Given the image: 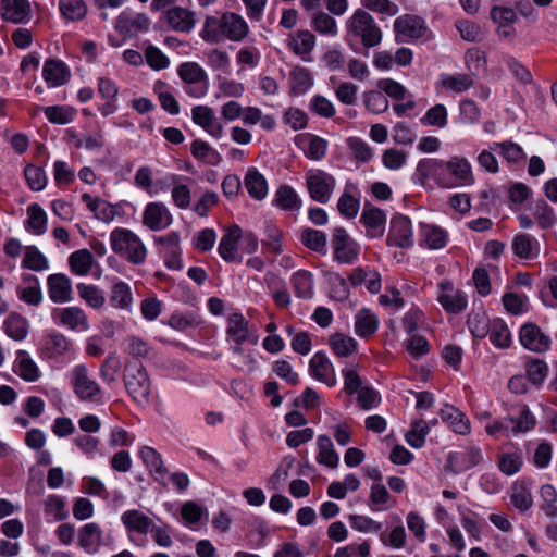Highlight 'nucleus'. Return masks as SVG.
Wrapping results in <instances>:
<instances>
[{"mask_svg": "<svg viewBox=\"0 0 557 557\" xmlns=\"http://www.w3.org/2000/svg\"><path fill=\"white\" fill-rule=\"evenodd\" d=\"M413 177L422 186L433 183L442 189L471 186L475 182L470 161L461 156H453L448 160L421 159L416 166Z\"/></svg>", "mask_w": 557, "mask_h": 557, "instance_id": "obj_1", "label": "nucleus"}, {"mask_svg": "<svg viewBox=\"0 0 557 557\" xmlns=\"http://www.w3.org/2000/svg\"><path fill=\"white\" fill-rule=\"evenodd\" d=\"M383 33L374 17L363 9H357L345 22L344 40L358 53L360 48H374L382 42Z\"/></svg>", "mask_w": 557, "mask_h": 557, "instance_id": "obj_2", "label": "nucleus"}, {"mask_svg": "<svg viewBox=\"0 0 557 557\" xmlns=\"http://www.w3.org/2000/svg\"><path fill=\"white\" fill-rule=\"evenodd\" d=\"M36 351L41 361L57 370L65 368L77 358L75 342L55 329L44 332Z\"/></svg>", "mask_w": 557, "mask_h": 557, "instance_id": "obj_3", "label": "nucleus"}, {"mask_svg": "<svg viewBox=\"0 0 557 557\" xmlns=\"http://www.w3.org/2000/svg\"><path fill=\"white\" fill-rule=\"evenodd\" d=\"M248 33L249 26L242 15L224 12L221 16H207L200 35L205 41L218 44L224 39L239 42Z\"/></svg>", "mask_w": 557, "mask_h": 557, "instance_id": "obj_4", "label": "nucleus"}, {"mask_svg": "<svg viewBox=\"0 0 557 557\" xmlns=\"http://www.w3.org/2000/svg\"><path fill=\"white\" fill-rule=\"evenodd\" d=\"M111 250L133 265L145 263L148 250L143 239L132 230L115 227L109 236Z\"/></svg>", "mask_w": 557, "mask_h": 557, "instance_id": "obj_5", "label": "nucleus"}, {"mask_svg": "<svg viewBox=\"0 0 557 557\" xmlns=\"http://www.w3.org/2000/svg\"><path fill=\"white\" fill-rule=\"evenodd\" d=\"M124 385L129 397L139 406L150 404L151 382L145 367L138 362H128L124 371Z\"/></svg>", "mask_w": 557, "mask_h": 557, "instance_id": "obj_6", "label": "nucleus"}, {"mask_svg": "<svg viewBox=\"0 0 557 557\" xmlns=\"http://www.w3.org/2000/svg\"><path fill=\"white\" fill-rule=\"evenodd\" d=\"M69 382L74 395L83 403H99L102 398V388L91 377L86 364L78 363L69 371Z\"/></svg>", "mask_w": 557, "mask_h": 557, "instance_id": "obj_7", "label": "nucleus"}, {"mask_svg": "<svg viewBox=\"0 0 557 557\" xmlns=\"http://www.w3.org/2000/svg\"><path fill=\"white\" fill-rule=\"evenodd\" d=\"M393 26L397 42H426L434 38L425 20L418 15H400L394 21Z\"/></svg>", "mask_w": 557, "mask_h": 557, "instance_id": "obj_8", "label": "nucleus"}, {"mask_svg": "<svg viewBox=\"0 0 557 557\" xmlns=\"http://www.w3.org/2000/svg\"><path fill=\"white\" fill-rule=\"evenodd\" d=\"M306 187L312 200L325 205L334 193L336 186L335 177L320 169L309 170L305 175Z\"/></svg>", "mask_w": 557, "mask_h": 557, "instance_id": "obj_9", "label": "nucleus"}, {"mask_svg": "<svg viewBox=\"0 0 557 557\" xmlns=\"http://www.w3.org/2000/svg\"><path fill=\"white\" fill-rule=\"evenodd\" d=\"M53 323L74 333H84L90 329L86 312L78 306L55 307L51 311Z\"/></svg>", "mask_w": 557, "mask_h": 557, "instance_id": "obj_10", "label": "nucleus"}, {"mask_svg": "<svg viewBox=\"0 0 557 557\" xmlns=\"http://www.w3.org/2000/svg\"><path fill=\"white\" fill-rule=\"evenodd\" d=\"M334 260L343 264H352L358 259L359 246L344 227H335L332 234Z\"/></svg>", "mask_w": 557, "mask_h": 557, "instance_id": "obj_11", "label": "nucleus"}, {"mask_svg": "<svg viewBox=\"0 0 557 557\" xmlns=\"http://www.w3.org/2000/svg\"><path fill=\"white\" fill-rule=\"evenodd\" d=\"M483 461V454L480 447L470 445L463 450L450 451L447 456L445 469L451 473H463Z\"/></svg>", "mask_w": 557, "mask_h": 557, "instance_id": "obj_12", "label": "nucleus"}, {"mask_svg": "<svg viewBox=\"0 0 557 557\" xmlns=\"http://www.w3.org/2000/svg\"><path fill=\"white\" fill-rule=\"evenodd\" d=\"M160 245V253L166 269L178 271L183 268L181 236L176 231H172L154 239Z\"/></svg>", "mask_w": 557, "mask_h": 557, "instance_id": "obj_13", "label": "nucleus"}, {"mask_svg": "<svg viewBox=\"0 0 557 557\" xmlns=\"http://www.w3.org/2000/svg\"><path fill=\"white\" fill-rule=\"evenodd\" d=\"M388 246L411 248L414 245L411 220L404 214H395L391 219L389 231L386 237Z\"/></svg>", "mask_w": 557, "mask_h": 557, "instance_id": "obj_14", "label": "nucleus"}, {"mask_svg": "<svg viewBox=\"0 0 557 557\" xmlns=\"http://www.w3.org/2000/svg\"><path fill=\"white\" fill-rule=\"evenodd\" d=\"M150 20L145 13H138L129 8L123 10L115 20V30L127 37H135L139 33L148 32Z\"/></svg>", "mask_w": 557, "mask_h": 557, "instance_id": "obj_15", "label": "nucleus"}, {"mask_svg": "<svg viewBox=\"0 0 557 557\" xmlns=\"http://www.w3.org/2000/svg\"><path fill=\"white\" fill-rule=\"evenodd\" d=\"M121 521L124 524L128 540L135 545H143L145 540L139 542L136 534L147 535L152 529L153 521L144 512L137 509H129L122 513Z\"/></svg>", "mask_w": 557, "mask_h": 557, "instance_id": "obj_16", "label": "nucleus"}, {"mask_svg": "<svg viewBox=\"0 0 557 557\" xmlns=\"http://www.w3.org/2000/svg\"><path fill=\"white\" fill-rule=\"evenodd\" d=\"M173 216L169 208L160 201L148 202L143 211V224L150 231L159 232L169 227Z\"/></svg>", "mask_w": 557, "mask_h": 557, "instance_id": "obj_17", "label": "nucleus"}, {"mask_svg": "<svg viewBox=\"0 0 557 557\" xmlns=\"http://www.w3.org/2000/svg\"><path fill=\"white\" fill-rule=\"evenodd\" d=\"M437 287V301L446 312L457 314L466 309L468 297L463 292L455 289L453 283L444 281L438 283Z\"/></svg>", "mask_w": 557, "mask_h": 557, "instance_id": "obj_18", "label": "nucleus"}, {"mask_svg": "<svg viewBox=\"0 0 557 557\" xmlns=\"http://www.w3.org/2000/svg\"><path fill=\"white\" fill-rule=\"evenodd\" d=\"M519 341L521 345L534 352H545L550 348V337L535 323H525L520 327Z\"/></svg>", "mask_w": 557, "mask_h": 557, "instance_id": "obj_19", "label": "nucleus"}, {"mask_svg": "<svg viewBox=\"0 0 557 557\" xmlns=\"http://www.w3.org/2000/svg\"><path fill=\"white\" fill-rule=\"evenodd\" d=\"M47 292L53 304H67L74 300L72 281L64 273H53L47 277Z\"/></svg>", "mask_w": 557, "mask_h": 557, "instance_id": "obj_20", "label": "nucleus"}, {"mask_svg": "<svg viewBox=\"0 0 557 557\" xmlns=\"http://www.w3.org/2000/svg\"><path fill=\"white\" fill-rule=\"evenodd\" d=\"M191 120L211 137L215 139L223 137L224 127L220 123L212 108L208 106H195L191 109Z\"/></svg>", "mask_w": 557, "mask_h": 557, "instance_id": "obj_21", "label": "nucleus"}, {"mask_svg": "<svg viewBox=\"0 0 557 557\" xmlns=\"http://www.w3.org/2000/svg\"><path fill=\"white\" fill-rule=\"evenodd\" d=\"M309 372L313 379L329 387H334L337 384L334 366L323 351H318L311 357Z\"/></svg>", "mask_w": 557, "mask_h": 557, "instance_id": "obj_22", "label": "nucleus"}, {"mask_svg": "<svg viewBox=\"0 0 557 557\" xmlns=\"http://www.w3.org/2000/svg\"><path fill=\"white\" fill-rule=\"evenodd\" d=\"M0 16L4 22L27 24L32 20V8L28 0H1Z\"/></svg>", "mask_w": 557, "mask_h": 557, "instance_id": "obj_23", "label": "nucleus"}, {"mask_svg": "<svg viewBox=\"0 0 557 557\" xmlns=\"http://www.w3.org/2000/svg\"><path fill=\"white\" fill-rule=\"evenodd\" d=\"M240 227L238 225L230 226L221 237L218 252L220 257L228 263H240L243 257L239 253Z\"/></svg>", "mask_w": 557, "mask_h": 557, "instance_id": "obj_24", "label": "nucleus"}, {"mask_svg": "<svg viewBox=\"0 0 557 557\" xmlns=\"http://www.w3.org/2000/svg\"><path fill=\"white\" fill-rule=\"evenodd\" d=\"M226 336L235 344H257L258 336L250 331L249 322L242 313H233L227 319Z\"/></svg>", "mask_w": 557, "mask_h": 557, "instance_id": "obj_25", "label": "nucleus"}, {"mask_svg": "<svg viewBox=\"0 0 557 557\" xmlns=\"http://www.w3.org/2000/svg\"><path fill=\"white\" fill-rule=\"evenodd\" d=\"M295 145L302 150L307 159L312 161L322 160L329 148L326 139L311 133L298 134L295 137Z\"/></svg>", "mask_w": 557, "mask_h": 557, "instance_id": "obj_26", "label": "nucleus"}, {"mask_svg": "<svg viewBox=\"0 0 557 557\" xmlns=\"http://www.w3.org/2000/svg\"><path fill=\"white\" fill-rule=\"evenodd\" d=\"M12 370L20 379L27 383H35L41 376L38 364L32 355L24 349H18L15 352Z\"/></svg>", "mask_w": 557, "mask_h": 557, "instance_id": "obj_27", "label": "nucleus"}, {"mask_svg": "<svg viewBox=\"0 0 557 557\" xmlns=\"http://www.w3.org/2000/svg\"><path fill=\"white\" fill-rule=\"evenodd\" d=\"M42 78L49 88L60 87L71 78V70L65 62L48 59L42 66Z\"/></svg>", "mask_w": 557, "mask_h": 557, "instance_id": "obj_28", "label": "nucleus"}, {"mask_svg": "<svg viewBox=\"0 0 557 557\" xmlns=\"http://www.w3.org/2000/svg\"><path fill=\"white\" fill-rule=\"evenodd\" d=\"M134 184L137 188L145 190L150 197H154L170 188L168 177L157 181L152 180V169L148 165H143L136 170Z\"/></svg>", "mask_w": 557, "mask_h": 557, "instance_id": "obj_29", "label": "nucleus"}, {"mask_svg": "<svg viewBox=\"0 0 557 557\" xmlns=\"http://www.w3.org/2000/svg\"><path fill=\"white\" fill-rule=\"evenodd\" d=\"M315 36L309 30H297L287 38V48L305 62L312 61Z\"/></svg>", "mask_w": 557, "mask_h": 557, "instance_id": "obj_30", "label": "nucleus"}, {"mask_svg": "<svg viewBox=\"0 0 557 557\" xmlns=\"http://www.w3.org/2000/svg\"><path fill=\"white\" fill-rule=\"evenodd\" d=\"M164 21L173 30L181 33H190L196 25L195 12L182 7L166 10Z\"/></svg>", "mask_w": 557, "mask_h": 557, "instance_id": "obj_31", "label": "nucleus"}, {"mask_svg": "<svg viewBox=\"0 0 557 557\" xmlns=\"http://www.w3.org/2000/svg\"><path fill=\"white\" fill-rule=\"evenodd\" d=\"M420 246L436 250L444 248L448 243V232L441 226L420 223L419 225Z\"/></svg>", "mask_w": 557, "mask_h": 557, "instance_id": "obj_32", "label": "nucleus"}, {"mask_svg": "<svg viewBox=\"0 0 557 557\" xmlns=\"http://www.w3.org/2000/svg\"><path fill=\"white\" fill-rule=\"evenodd\" d=\"M359 221L366 228L367 237L379 238L383 236L386 225V215L381 209L366 207Z\"/></svg>", "mask_w": 557, "mask_h": 557, "instance_id": "obj_33", "label": "nucleus"}, {"mask_svg": "<svg viewBox=\"0 0 557 557\" xmlns=\"http://www.w3.org/2000/svg\"><path fill=\"white\" fill-rule=\"evenodd\" d=\"M440 417L454 433L459 435H468L471 433V422L469 418L457 407L445 405L440 411Z\"/></svg>", "mask_w": 557, "mask_h": 557, "instance_id": "obj_34", "label": "nucleus"}, {"mask_svg": "<svg viewBox=\"0 0 557 557\" xmlns=\"http://www.w3.org/2000/svg\"><path fill=\"white\" fill-rule=\"evenodd\" d=\"M513 253L522 260H535L541 252L540 242L531 234H517L511 244Z\"/></svg>", "mask_w": 557, "mask_h": 557, "instance_id": "obj_35", "label": "nucleus"}, {"mask_svg": "<svg viewBox=\"0 0 557 557\" xmlns=\"http://www.w3.org/2000/svg\"><path fill=\"white\" fill-rule=\"evenodd\" d=\"M497 466L499 471L508 476L518 473L523 466V453L517 446H510L497 454Z\"/></svg>", "mask_w": 557, "mask_h": 557, "instance_id": "obj_36", "label": "nucleus"}, {"mask_svg": "<svg viewBox=\"0 0 557 557\" xmlns=\"http://www.w3.org/2000/svg\"><path fill=\"white\" fill-rule=\"evenodd\" d=\"M513 436L527 433L536 425V418L527 405H519L508 414Z\"/></svg>", "mask_w": 557, "mask_h": 557, "instance_id": "obj_37", "label": "nucleus"}, {"mask_svg": "<svg viewBox=\"0 0 557 557\" xmlns=\"http://www.w3.org/2000/svg\"><path fill=\"white\" fill-rule=\"evenodd\" d=\"M139 457L153 479L159 483L164 484L168 470L163 465L161 455L154 448L145 445L139 449Z\"/></svg>", "mask_w": 557, "mask_h": 557, "instance_id": "obj_38", "label": "nucleus"}, {"mask_svg": "<svg viewBox=\"0 0 557 557\" xmlns=\"http://www.w3.org/2000/svg\"><path fill=\"white\" fill-rule=\"evenodd\" d=\"M109 300L112 307L131 312L134 298L129 284L119 278L113 280Z\"/></svg>", "mask_w": 557, "mask_h": 557, "instance_id": "obj_39", "label": "nucleus"}, {"mask_svg": "<svg viewBox=\"0 0 557 557\" xmlns=\"http://www.w3.org/2000/svg\"><path fill=\"white\" fill-rule=\"evenodd\" d=\"M82 200L94 213V216L103 223L112 222L117 213L116 206H113L101 198H94L87 193L82 195Z\"/></svg>", "mask_w": 557, "mask_h": 557, "instance_id": "obj_40", "label": "nucleus"}, {"mask_svg": "<svg viewBox=\"0 0 557 557\" xmlns=\"http://www.w3.org/2000/svg\"><path fill=\"white\" fill-rule=\"evenodd\" d=\"M244 186L249 196L256 200H263L268 195V182L257 168L248 169L244 178Z\"/></svg>", "mask_w": 557, "mask_h": 557, "instance_id": "obj_41", "label": "nucleus"}, {"mask_svg": "<svg viewBox=\"0 0 557 557\" xmlns=\"http://www.w3.org/2000/svg\"><path fill=\"white\" fill-rule=\"evenodd\" d=\"M290 285L296 297L311 299L314 295L313 274L307 270H298L290 276Z\"/></svg>", "mask_w": 557, "mask_h": 557, "instance_id": "obj_42", "label": "nucleus"}, {"mask_svg": "<svg viewBox=\"0 0 557 557\" xmlns=\"http://www.w3.org/2000/svg\"><path fill=\"white\" fill-rule=\"evenodd\" d=\"M377 315L370 309H361L355 314V333L361 338L371 337L379 330Z\"/></svg>", "mask_w": 557, "mask_h": 557, "instance_id": "obj_43", "label": "nucleus"}, {"mask_svg": "<svg viewBox=\"0 0 557 557\" xmlns=\"http://www.w3.org/2000/svg\"><path fill=\"white\" fill-rule=\"evenodd\" d=\"M4 333L16 342L24 341L29 333V322L17 312H11L3 321Z\"/></svg>", "mask_w": 557, "mask_h": 557, "instance_id": "obj_44", "label": "nucleus"}, {"mask_svg": "<svg viewBox=\"0 0 557 557\" xmlns=\"http://www.w3.org/2000/svg\"><path fill=\"white\" fill-rule=\"evenodd\" d=\"M273 205L284 211H298L302 200L292 186L281 185L274 194Z\"/></svg>", "mask_w": 557, "mask_h": 557, "instance_id": "obj_45", "label": "nucleus"}, {"mask_svg": "<svg viewBox=\"0 0 557 557\" xmlns=\"http://www.w3.org/2000/svg\"><path fill=\"white\" fill-rule=\"evenodd\" d=\"M190 153L197 161L208 165H218L222 161L220 152L208 141L202 139L191 141Z\"/></svg>", "mask_w": 557, "mask_h": 557, "instance_id": "obj_46", "label": "nucleus"}, {"mask_svg": "<svg viewBox=\"0 0 557 557\" xmlns=\"http://www.w3.org/2000/svg\"><path fill=\"white\" fill-rule=\"evenodd\" d=\"M102 531L96 522L86 523L78 532L79 546L87 553L96 552L101 545Z\"/></svg>", "mask_w": 557, "mask_h": 557, "instance_id": "obj_47", "label": "nucleus"}, {"mask_svg": "<svg viewBox=\"0 0 557 557\" xmlns=\"http://www.w3.org/2000/svg\"><path fill=\"white\" fill-rule=\"evenodd\" d=\"M329 346L336 357L346 358L356 352L358 342L349 335L337 332L330 336Z\"/></svg>", "mask_w": 557, "mask_h": 557, "instance_id": "obj_48", "label": "nucleus"}, {"mask_svg": "<svg viewBox=\"0 0 557 557\" xmlns=\"http://www.w3.org/2000/svg\"><path fill=\"white\" fill-rule=\"evenodd\" d=\"M438 84L448 91L461 94L473 87V78L465 73L440 75Z\"/></svg>", "mask_w": 557, "mask_h": 557, "instance_id": "obj_49", "label": "nucleus"}, {"mask_svg": "<svg viewBox=\"0 0 557 557\" xmlns=\"http://www.w3.org/2000/svg\"><path fill=\"white\" fill-rule=\"evenodd\" d=\"M27 221L25 228L34 235H44L48 228V218L45 210L38 203L27 207Z\"/></svg>", "mask_w": 557, "mask_h": 557, "instance_id": "obj_50", "label": "nucleus"}, {"mask_svg": "<svg viewBox=\"0 0 557 557\" xmlns=\"http://www.w3.org/2000/svg\"><path fill=\"white\" fill-rule=\"evenodd\" d=\"M289 89L295 96L306 94L313 85V77L309 70L295 66L289 73Z\"/></svg>", "mask_w": 557, "mask_h": 557, "instance_id": "obj_51", "label": "nucleus"}, {"mask_svg": "<svg viewBox=\"0 0 557 557\" xmlns=\"http://www.w3.org/2000/svg\"><path fill=\"white\" fill-rule=\"evenodd\" d=\"M377 535L381 544L387 548L399 550L406 547L407 533L400 521L391 530H383L382 528Z\"/></svg>", "mask_w": 557, "mask_h": 557, "instance_id": "obj_52", "label": "nucleus"}, {"mask_svg": "<svg viewBox=\"0 0 557 557\" xmlns=\"http://www.w3.org/2000/svg\"><path fill=\"white\" fill-rule=\"evenodd\" d=\"M317 446L319 453L317 462L327 468H336L339 463V456L334 449L333 442L327 435H319L317 437Z\"/></svg>", "mask_w": 557, "mask_h": 557, "instance_id": "obj_53", "label": "nucleus"}, {"mask_svg": "<svg viewBox=\"0 0 557 557\" xmlns=\"http://www.w3.org/2000/svg\"><path fill=\"white\" fill-rule=\"evenodd\" d=\"M488 339L498 349H506L510 347L512 343L511 332L507 323L503 319H492V326L488 333Z\"/></svg>", "mask_w": 557, "mask_h": 557, "instance_id": "obj_54", "label": "nucleus"}, {"mask_svg": "<svg viewBox=\"0 0 557 557\" xmlns=\"http://www.w3.org/2000/svg\"><path fill=\"white\" fill-rule=\"evenodd\" d=\"M300 242L308 249L321 255L327 252V236L324 232L311 227H305L300 233Z\"/></svg>", "mask_w": 557, "mask_h": 557, "instance_id": "obj_55", "label": "nucleus"}, {"mask_svg": "<svg viewBox=\"0 0 557 557\" xmlns=\"http://www.w3.org/2000/svg\"><path fill=\"white\" fill-rule=\"evenodd\" d=\"M94 256L88 249H79L69 256V265L77 276H85L91 270Z\"/></svg>", "mask_w": 557, "mask_h": 557, "instance_id": "obj_56", "label": "nucleus"}, {"mask_svg": "<svg viewBox=\"0 0 557 557\" xmlns=\"http://www.w3.org/2000/svg\"><path fill=\"white\" fill-rule=\"evenodd\" d=\"M531 210L533 219L540 228L547 230L557 223V215L554 208L545 200L536 201Z\"/></svg>", "mask_w": 557, "mask_h": 557, "instance_id": "obj_57", "label": "nucleus"}, {"mask_svg": "<svg viewBox=\"0 0 557 557\" xmlns=\"http://www.w3.org/2000/svg\"><path fill=\"white\" fill-rule=\"evenodd\" d=\"M61 15L71 22H78L86 17L88 7L85 0H59Z\"/></svg>", "mask_w": 557, "mask_h": 557, "instance_id": "obj_58", "label": "nucleus"}, {"mask_svg": "<svg viewBox=\"0 0 557 557\" xmlns=\"http://www.w3.org/2000/svg\"><path fill=\"white\" fill-rule=\"evenodd\" d=\"M265 238L262 239V246L274 255H280L284 250L283 232L272 222L265 223Z\"/></svg>", "mask_w": 557, "mask_h": 557, "instance_id": "obj_59", "label": "nucleus"}, {"mask_svg": "<svg viewBox=\"0 0 557 557\" xmlns=\"http://www.w3.org/2000/svg\"><path fill=\"white\" fill-rule=\"evenodd\" d=\"M21 267L23 269L41 272L49 269V261L36 246H27Z\"/></svg>", "mask_w": 557, "mask_h": 557, "instance_id": "obj_60", "label": "nucleus"}, {"mask_svg": "<svg viewBox=\"0 0 557 557\" xmlns=\"http://www.w3.org/2000/svg\"><path fill=\"white\" fill-rule=\"evenodd\" d=\"M490 148L491 150H497L499 154L510 163H518L527 157L522 147L511 140H505L503 143L494 141Z\"/></svg>", "mask_w": 557, "mask_h": 557, "instance_id": "obj_61", "label": "nucleus"}, {"mask_svg": "<svg viewBox=\"0 0 557 557\" xmlns=\"http://www.w3.org/2000/svg\"><path fill=\"white\" fill-rule=\"evenodd\" d=\"M79 297L92 309H100L106 302L102 290L92 284L78 283L76 285Z\"/></svg>", "mask_w": 557, "mask_h": 557, "instance_id": "obj_62", "label": "nucleus"}, {"mask_svg": "<svg viewBox=\"0 0 557 557\" xmlns=\"http://www.w3.org/2000/svg\"><path fill=\"white\" fill-rule=\"evenodd\" d=\"M369 500L372 512L386 510L393 506L392 497L382 483L372 484Z\"/></svg>", "mask_w": 557, "mask_h": 557, "instance_id": "obj_63", "label": "nucleus"}, {"mask_svg": "<svg viewBox=\"0 0 557 557\" xmlns=\"http://www.w3.org/2000/svg\"><path fill=\"white\" fill-rule=\"evenodd\" d=\"M202 323L201 317L196 311L186 313L174 312L168 320V325L175 331L184 332L189 327H197Z\"/></svg>", "mask_w": 557, "mask_h": 557, "instance_id": "obj_64", "label": "nucleus"}]
</instances>
